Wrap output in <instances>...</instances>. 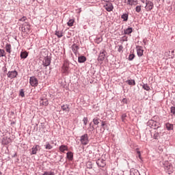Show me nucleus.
Listing matches in <instances>:
<instances>
[{"label": "nucleus", "instance_id": "f257e3e1", "mask_svg": "<svg viewBox=\"0 0 175 175\" xmlns=\"http://www.w3.org/2000/svg\"><path fill=\"white\" fill-rule=\"evenodd\" d=\"M148 124L149 126H150V128H152L153 129H158V128H159L161 125L159 122L155 121L154 120H149Z\"/></svg>", "mask_w": 175, "mask_h": 175}, {"label": "nucleus", "instance_id": "f03ea898", "mask_svg": "<svg viewBox=\"0 0 175 175\" xmlns=\"http://www.w3.org/2000/svg\"><path fill=\"white\" fill-rule=\"evenodd\" d=\"M21 31L24 33H29V31H31V25H29V23L25 22L22 26Z\"/></svg>", "mask_w": 175, "mask_h": 175}, {"label": "nucleus", "instance_id": "7ed1b4c3", "mask_svg": "<svg viewBox=\"0 0 175 175\" xmlns=\"http://www.w3.org/2000/svg\"><path fill=\"white\" fill-rule=\"evenodd\" d=\"M29 83L31 87H38V84H39L38 79H36L35 77H30Z\"/></svg>", "mask_w": 175, "mask_h": 175}, {"label": "nucleus", "instance_id": "20e7f679", "mask_svg": "<svg viewBox=\"0 0 175 175\" xmlns=\"http://www.w3.org/2000/svg\"><path fill=\"white\" fill-rule=\"evenodd\" d=\"M80 142L81 144H83L84 146H87L88 144V134H85L81 137Z\"/></svg>", "mask_w": 175, "mask_h": 175}, {"label": "nucleus", "instance_id": "39448f33", "mask_svg": "<svg viewBox=\"0 0 175 175\" xmlns=\"http://www.w3.org/2000/svg\"><path fill=\"white\" fill-rule=\"evenodd\" d=\"M107 2L106 5H104V8L107 12H113V10L114 9V7L113 6V3L105 1Z\"/></svg>", "mask_w": 175, "mask_h": 175}, {"label": "nucleus", "instance_id": "423d86ee", "mask_svg": "<svg viewBox=\"0 0 175 175\" xmlns=\"http://www.w3.org/2000/svg\"><path fill=\"white\" fill-rule=\"evenodd\" d=\"M145 9L146 12H150V10H152V9H154V3L148 0V3L146 4Z\"/></svg>", "mask_w": 175, "mask_h": 175}, {"label": "nucleus", "instance_id": "0eeeda50", "mask_svg": "<svg viewBox=\"0 0 175 175\" xmlns=\"http://www.w3.org/2000/svg\"><path fill=\"white\" fill-rule=\"evenodd\" d=\"M68 70H69V62H64L62 67V72H63L64 73H68Z\"/></svg>", "mask_w": 175, "mask_h": 175}, {"label": "nucleus", "instance_id": "6e6552de", "mask_svg": "<svg viewBox=\"0 0 175 175\" xmlns=\"http://www.w3.org/2000/svg\"><path fill=\"white\" fill-rule=\"evenodd\" d=\"M18 75V72H17L16 70L14 71H9L7 74L8 77L10 79H14L15 77H17Z\"/></svg>", "mask_w": 175, "mask_h": 175}, {"label": "nucleus", "instance_id": "1a4fd4ad", "mask_svg": "<svg viewBox=\"0 0 175 175\" xmlns=\"http://www.w3.org/2000/svg\"><path fill=\"white\" fill-rule=\"evenodd\" d=\"M96 164L99 167H105L106 166V161H105L103 159H100L97 160Z\"/></svg>", "mask_w": 175, "mask_h": 175}, {"label": "nucleus", "instance_id": "9d476101", "mask_svg": "<svg viewBox=\"0 0 175 175\" xmlns=\"http://www.w3.org/2000/svg\"><path fill=\"white\" fill-rule=\"evenodd\" d=\"M136 49H137V54L138 57H142L143 53H144V50H143V47L137 46Z\"/></svg>", "mask_w": 175, "mask_h": 175}, {"label": "nucleus", "instance_id": "9b49d317", "mask_svg": "<svg viewBox=\"0 0 175 175\" xmlns=\"http://www.w3.org/2000/svg\"><path fill=\"white\" fill-rule=\"evenodd\" d=\"M98 61V62H101V64L103 62V61H105V51L100 53Z\"/></svg>", "mask_w": 175, "mask_h": 175}, {"label": "nucleus", "instance_id": "f8f14e48", "mask_svg": "<svg viewBox=\"0 0 175 175\" xmlns=\"http://www.w3.org/2000/svg\"><path fill=\"white\" fill-rule=\"evenodd\" d=\"M127 5L129 6H136L137 5V1L135 0H127Z\"/></svg>", "mask_w": 175, "mask_h": 175}, {"label": "nucleus", "instance_id": "ddd939ff", "mask_svg": "<svg viewBox=\"0 0 175 175\" xmlns=\"http://www.w3.org/2000/svg\"><path fill=\"white\" fill-rule=\"evenodd\" d=\"M59 150L60 152H65V151H68V146L66 145H62L59 146Z\"/></svg>", "mask_w": 175, "mask_h": 175}, {"label": "nucleus", "instance_id": "4468645a", "mask_svg": "<svg viewBox=\"0 0 175 175\" xmlns=\"http://www.w3.org/2000/svg\"><path fill=\"white\" fill-rule=\"evenodd\" d=\"M50 64H51V61L50 60V58L46 57L43 61L44 66H49Z\"/></svg>", "mask_w": 175, "mask_h": 175}, {"label": "nucleus", "instance_id": "2eb2a0df", "mask_svg": "<svg viewBox=\"0 0 175 175\" xmlns=\"http://www.w3.org/2000/svg\"><path fill=\"white\" fill-rule=\"evenodd\" d=\"M38 148H39V145H36L31 148V155L36 154V152H38Z\"/></svg>", "mask_w": 175, "mask_h": 175}, {"label": "nucleus", "instance_id": "dca6fc26", "mask_svg": "<svg viewBox=\"0 0 175 175\" xmlns=\"http://www.w3.org/2000/svg\"><path fill=\"white\" fill-rule=\"evenodd\" d=\"M87 61V57L85 56H79L78 57V62L79 64H83V62H85Z\"/></svg>", "mask_w": 175, "mask_h": 175}, {"label": "nucleus", "instance_id": "f3484780", "mask_svg": "<svg viewBox=\"0 0 175 175\" xmlns=\"http://www.w3.org/2000/svg\"><path fill=\"white\" fill-rule=\"evenodd\" d=\"M40 105H42V106H49V100L47 98L41 99Z\"/></svg>", "mask_w": 175, "mask_h": 175}, {"label": "nucleus", "instance_id": "a211bd4d", "mask_svg": "<svg viewBox=\"0 0 175 175\" xmlns=\"http://www.w3.org/2000/svg\"><path fill=\"white\" fill-rule=\"evenodd\" d=\"M126 84H129V85H136V82L133 79H129L126 81Z\"/></svg>", "mask_w": 175, "mask_h": 175}, {"label": "nucleus", "instance_id": "6ab92c4d", "mask_svg": "<svg viewBox=\"0 0 175 175\" xmlns=\"http://www.w3.org/2000/svg\"><path fill=\"white\" fill-rule=\"evenodd\" d=\"M10 142H12V139H10V138L5 137L3 139V144H9V143H10Z\"/></svg>", "mask_w": 175, "mask_h": 175}, {"label": "nucleus", "instance_id": "aec40b11", "mask_svg": "<svg viewBox=\"0 0 175 175\" xmlns=\"http://www.w3.org/2000/svg\"><path fill=\"white\" fill-rule=\"evenodd\" d=\"M5 50L7 53H9V54H10V53H12V45L7 44L5 45Z\"/></svg>", "mask_w": 175, "mask_h": 175}, {"label": "nucleus", "instance_id": "412c9836", "mask_svg": "<svg viewBox=\"0 0 175 175\" xmlns=\"http://www.w3.org/2000/svg\"><path fill=\"white\" fill-rule=\"evenodd\" d=\"M62 110H63V111H67L68 113H69V105H63L62 106Z\"/></svg>", "mask_w": 175, "mask_h": 175}, {"label": "nucleus", "instance_id": "4be33fe9", "mask_svg": "<svg viewBox=\"0 0 175 175\" xmlns=\"http://www.w3.org/2000/svg\"><path fill=\"white\" fill-rule=\"evenodd\" d=\"M28 57V52L24 51L21 53V58L25 59Z\"/></svg>", "mask_w": 175, "mask_h": 175}, {"label": "nucleus", "instance_id": "5701e85b", "mask_svg": "<svg viewBox=\"0 0 175 175\" xmlns=\"http://www.w3.org/2000/svg\"><path fill=\"white\" fill-rule=\"evenodd\" d=\"M165 126H166L167 131H173V124H172L170 123H167L165 124Z\"/></svg>", "mask_w": 175, "mask_h": 175}, {"label": "nucleus", "instance_id": "b1692460", "mask_svg": "<svg viewBox=\"0 0 175 175\" xmlns=\"http://www.w3.org/2000/svg\"><path fill=\"white\" fill-rule=\"evenodd\" d=\"M66 155L68 159H69L70 161H72V159H73V153L72 152H67Z\"/></svg>", "mask_w": 175, "mask_h": 175}, {"label": "nucleus", "instance_id": "393cba45", "mask_svg": "<svg viewBox=\"0 0 175 175\" xmlns=\"http://www.w3.org/2000/svg\"><path fill=\"white\" fill-rule=\"evenodd\" d=\"M73 24H75V19H70L67 23L68 27H73Z\"/></svg>", "mask_w": 175, "mask_h": 175}, {"label": "nucleus", "instance_id": "a878e982", "mask_svg": "<svg viewBox=\"0 0 175 175\" xmlns=\"http://www.w3.org/2000/svg\"><path fill=\"white\" fill-rule=\"evenodd\" d=\"M124 33L126 35H129V33H132V27H129L124 31Z\"/></svg>", "mask_w": 175, "mask_h": 175}, {"label": "nucleus", "instance_id": "bb28decb", "mask_svg": "<svg viewBox=\"0 0 175 175\" xmlns=\"http://www.w3.org/2000/svg\"><path fill=\"white\" fill-rule=\"evenodd\" d=\"M45 148L46 150H52L53 146H51L50 143L47 142L46 144L45 145Z\"/></svg>", "mask_w": 175, "mask_h": 175}, {"label": "nucleus", "instance_id": "cd10ccee", "mask_svg": "<svg viewBox=\"0 0 175 175\" xmlns=\"http://www.w3.org/2000/svg\"><path fill=\"white\" fill-rule=\"evenodd\" d=\"M121 18H122L124 21H128V14H124L122 15Z\"/></svg>", "mask_w": 175, "mask_h": 175}, {"label": "nucleus", "instance_id": "c85d7f7f", "mask_svg": "<svg viewBox=\"0 0 175 175\" xmlns=\"http://www.w3.org/2000/svg\"><path fill=\"white\" fill-rule=\"evenodd\" d=\"M142 88H144L145 90V91H150V86H148V85H147V84H144L142 85Z\"/></svg>", "mask_w": 175, "mask_h": 175}, {"label": "nucleus", "instance_id": "c756f323", "mask_svg": "<svg viewBox=\"0 0 175 175\" xmlns=\"http://www.w3.org/2000/svg\"><path fill=\"white\" fill-rule=\"evenodd\" d=\"M135 12H137V13H140V12H142V5H137L135 8Z\"/></svg>", "mask_w": 175, "mask_h": 175}, {"label": "nucleus", "instance_id": "7c9ffc66", "mask_svg": "<svg viewBox=\"0 0 175 175\" xmlns=\"http://www.w3.org/2000/svg\"><path fill=\"white\" fill-rule=\"evenodd\" d=\"M6 55V53L5 52V50L0 49V58L1 57H5Z\"/></svg>", "mask_w": 175, "mask_h": 175}, {"label": "nucleus", "instance_id": "2f4dec72", "mask_svg": "<svg viewBox=\"0 0 175 175\" xmlns=\"http://www.w3.org/2000/svg\"><path fill=\"white\" fill-rule=\"evenodd\" d=\"M72 49H73L74 50V53H76V51H77V50H79V46H77V44H74L72 46Z\"/></svg>", "mask_w": 175, "mask_h": 175}, {"label": "nucleus", "instance_id": "473e14b6", "mask_svg": "<svg viewBox=\"0 0 175 175\" xmlns=\"http://www.w3.org/2000/svg\"><path fill=\"white\" fill-rule=\"evenodd\" d=\"M55 35H57L59 38H62L63 34H62V31H56L55 32Z\"/></svg>", "mask_w": 175, "mask_h": 175}, {"label": "nucleus", "instance_id": "72a5a7b5", "mask_svg": "<svg viewBox=\"0 0 175 175\" xmlns=\"http://www.w3.org/2000/svg\"><path fill=\"white\" fill-rule=\"evenodd\" d=\"M133 58H135V54H133V53L130 54L129 56V60L132 61L133 59Z\"/></svg>", "mask_w": 175, "mask_h": 175}, {"label": "nucleus", "instance_id": "f704fd0d", "mask_svg": "<svg viewBox=\"0 0 175 175\" xmlns=\"http://www.w3.org/2000/svg\"><path fill=\"white\" fill-rule=\"evenodd\" d=\"M20 96H21L22 98H24L25 96V94H24V90H20V93H19Z\"/></svg>", "mask_w": 175, "mask_h": 175}, {"label": "nucleus", "instance_id": "c9c22d12", "mask_svg": "<svg viewBox=\"0 0 175 175\" xmlns=\"http://www.w3.org/2000/svg\"><path fill=\"white\" fill-rule=\"evenodd\" d=\"M93 122L94 125H98L99 124V120L98 118L93 119Z\"/></svg>", "mask_w": 175, "mask_h": 175}, {"label": "nucleus", "instance_id": "e433bc0d", "mask_svg": "<svg viewBox=\"0 0 175 175\" xmlns=\"http://www.w3.org/2000/svg\"><path fill=\"white\" fill-rule=\"evenodd\" d=\"M83 122L84 125H87V124H88V118L84 117L83 119Z\"/></svg>", "mask_w": 175, "mask_h": 175}, {"label": "nucleus", "instance_id": "4c0bfd02", "mask_svg": "<svg viewBox=\"0 0 175 175\" xmlns=\"http://www.w3.org/2000/svg\"><path fill=\"white\" fill-rule=\"evenodd\" d=\"M158 137H159V133L157 132L154 134L153 138L155 139L156 140L158 139Z\"/></svg>", "mask_w": 175, "mask_h": 175}, {"label": "nucleus", "instance_id": "58836bf2", "mask_svg": "<svg viewBox=\"0 0 175 175\" xmlns=\"http://www.w3.org/2000/svg\"><path fill=\"white\" fill-rule=\"evenodd\" d=\"M170 112L172 113V114H173L174 116H175V107H171V108H170Z\"/></svg>", "mask_w": 175, "mask_h": 175}, {"label": "nucleus", "instance_id": "ea45409f", "mask_svg": "<svg viewBox=\"0 0 175 175\" xmlns=\"http://www.w3.org/2000/svg\"><path fill=\"white\" fill-rule=\"evenodd\" d=\"M136 152H137V154L138 157L139 158V159H142V154H141L140 152L139 151V149H138V148L136 149Z\"/></svg>", "mask_w": 175, "mask_h": 175}, {"label": "nucleus", "instance_id": "a19ab883", "mask_svg": "<svg viewBox=\"0 0 175 175\" xmlns=\"http://www.w3.org/2000/svg\"><path fill=\"white\" fill-rule=\"evenodd\" d=\"M122 49H124V46H122V45L119 46V48L118 49V53H123Z\"/></svg>", "mask_w": 175, "mask_h": 175}, {"label": "nucleus", "instance_id": "79ce46f5", "mask_svg": "<svg viewBox=\"0 0 175 175\" xmlns=\"http://www.w3.org/2000/svg\"><path fill=\"white\" fill-rule=\"evenodd\" d=\"M42 175H54V172H45Z\"/></svg>", "mask_w": 175, "mask_h": 175}, {"label": "nucleus", "instance_id": "37998d69", "mask_svg": "<svg viewBox=\"0 0 175 175\" xmlns=\"http://www.w3.org/2000/svg\"><path fill=\"white\" fill-rule=\"evenodd\" d=\"M19 21H27V16H23L19 19Z\"/></svg>", "mask_w": 175, "mask_h": 175}, {"label": "nucleus", "instance_id": "c03bdc74", "mask_svg": "<svg viewBox=\"0 0 175 175\" xmlns=\"http://www.w3.org/2000/svg\"><path fill=\"white\" fill-rule=\"evenodd\" d=\"M130 175H139V173L137 172H131Z\"/></svg>", "mask_w": 175, "mask_h": 175}, {"label": "nucleus", "instance_id": "a18cd8bd", "mask_svg": "<svg viewBox=\"0 0 175 175\" xmlns=\"http://www.w3.org/2000/svg\"><path fill=\"white\" fill-rule=\"evenodd\" d=\"M148 1H149V0H141V2H142V3H146V5Z\"/></svg>", "mask_w": 175, "mask_h": 175}, {"label": "nucleus", "instance_id": "49530a36", "mask_svg": "<svg viewBox=\"0 0 175 175\" xmlns=\"http://www.w3.org/2000/svg\"><path fill=\"white\" fill-rule=\"evenodd\" d=\"M105 125H106V122H102L101 126H105Z\"/></svg>", "mask_w": 175, "mask_h": 175}, {"label": "nucleus", "instance_id": "de8ad7c7", "mask_svg": "<svg viewBox=\"0 0 175 175\" xmlns=\"http://www.w3.org/2000/svg\"><path fill=\"white\" fill-rule=\"evenodd\" d=\"M172 167V165H169V166H167V170H170V168Z\"/></svg>", "mask_w": 175, "mask_h": 175}, {"label": "nucleus", "instance_id": "09e8293b", "mask_svg": "<svg viewBox=\"0 0 175 175\" xmlns=\"http://www.w3.org/2000/svg\"><path fill=\"white\" fill-rule=\"evenodd\" d=\"M90 165L89 167V169H92V165H91V163H88V165Z\"/></svg>", "mask_w": 175, "mask_h": 175}, {"label": "nucleus", "instance_id": "8fccbe9b", "mask_svg": "<svg viewBox=\"0 0 175 175\" xmlns=\"http://www.w3.org/2000/svg\"><path fill=\"white\" fill-rule=\"evenodd\" d=\"M125 100H126V99H125V98H124V99L122 100L123 102H125Z\"/></svg>", "mask_w": 175, "mask_h": 175}, {"label": "nucleus", "instance_id": "3c124183", "mask_svg": "<svg viewBox=\"0 0 175 175\" xmlns=\"http://www.w3.org/2000/svg\"><path fill=\"white\" fill-rule=\"evenodd\" d=\"M2 174V172H0V175Z\"/></svg>", "mask_w": 175, "mask_h": 175}]
</instances>
